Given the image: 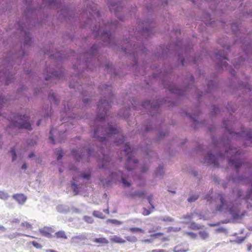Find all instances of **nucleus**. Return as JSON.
Segmentation results:
<instances>
[{"mask_svg": "<svg viewBox=\"0 0 252 252\" xmlns=\"http://www.w3.org/2000/svg\"><path fill=\"white\" fill-rule=\"evenodd\" d=\"M198 198V195H194L193 196H190L189 198H188V201L189 202H192L196 200Z\"/></svg>", "mask_w": 252, "mask_h": 252, "instance_id": "obj_39", "label": "nucleus"}, {"mask_svg": "<svg viewBox=\"0 0 252 252\" xmlns=\"http://www.w3.org/2000/svg\"><path fill=\"white\" fill-rule=\"evenodd\" d=\"M56 0H50L49 3L50 4H52L53 3H54L56 1Z\"/></svg>", "mask_w": 252, "mask_h": 252, "instance_id": "obj_59", "label": "nucleus"}, {"mask_svg": "<svg viewBox=\"0 0 252 252\" xmlns=\"http://www.w3.org/2000/svg\"><path fill=\"white\" fill-rule=\"evenodd\" d=\"M56 154L57 156V160L61 159L63 157V152L61 149L57 150L56 151Z\"/></svg>", "mask_w": 252, "mask_h": 252, "instance_id": "obj_29", "label": "nucleus"}, {"mask_svg": "<svg viewBox=\"0 0 252 252\" xmlns=\"http://www.w3.org/2000/svg\"><path fill=\"white\" fill-rule=\"evenodd\" d=\"M7 193L3 191H0V198L5 200L8 198Z\"/></svg>", "mask_w": 252, "mask_h": 252, "instance_id": "obj_32", "label": "nucleus"}, {"mask_svg": "<svg viewBox=\"0 0 252 252\" xmlns=\"http://www.w3.org/2000/svg\"><path fill=\"white\" fill-rule=\"evenodd\" d=\"M231 222V220H221L219 221V222H220V224H223V223H227Z\"/></svg>", "mask_w": 252, "mask_h": 252, "instance_id": "obj_51", "label": "nucleus"}, {"mask_svg": "<svg viewBox=\"0 0 252 252\" xmlns=\"http://www.w3.org/2000/svg\"><path fill=\"white\" fill-rule=\"evenodd\" d=\"M105 119V116H103V117H99V116H98L96 118L97 120H102L103 119Z\"/></svg>", "mask_w": 252, "mask_h": 252, "instance_id": "obj_58", "label": "nucleus"}, {"mask_svg": "<svg viewBox=\"0 0 252 252\" xmlns=\"http://www.w3.org/2000/svg\"><path fill=\"white\" fill-rule=\"evenodd\" d=\"M32 245L36 248L37 249H41L42 248V246L41 245H40V244H39L38 243L35 242V241H33L32 242Z\"/></svg>", "mask_w": 252, "mask_h": 252, "instance_id": "obj_42", "label": "nucleus"}, {"mask_svg": "<svg viewBox=\"0 0 252 252\" xmlns=\"http://www.w3.org/2000/svg\"><path fill=\"white\" fill-rule=\"evenodd\" d=\"M119 173L121 174V178H122V181L123 184H124L125 187H129L130 186V184L127 182L126 178L122 176V173L120 172H119Z\"/></svg>", "mask_w": 252, "mask_h": 252, "instance_id": "obj_28", "label": "nucleus"}, {"mask_svg": "<svg viewBox=\"0 0 252 252\" xmlns=\"http://www.w3.org/2000/svg\"><path fill=\"white\" fill-rule=\"evenodd\" d=\"M189 251V249H184L182 248V245H178L174 247V252H187Z\"/></svg>", "mask_w": 252, "mask_h": 252, "instance_id": "obj_19", "label": "nucleus"}, {"mask_svg": "<svg viewBox=\"0 0 252 252\" xmlns=\"http://www.w3.org/2000/svg\"><path fill=\"white\" fill-rule=\"evenodd\" d=\"M13 198L19 204L24 203L27 200V197L23 193L15 194Z\"/></svg>", "mask_w": 252, "mask_h": 252, "instance_id": "obj_11", "label": "nucleus"}, {"mask_svg": "<svg viewBox=\"0 0 252 252\" xmlns=\"http://www.w3.org/2000/svg\"><path fill=\"white\" fill-rule=\"evenodd\" d=\"M103 212L107 213V214H109V209L108 208H107L106 209H103Z\"/></svg>", "mask_w": 252, "mask_h": 252, "instance_id": "obj_60", "label": "nucleus"}, {"mask_svg": "<svg viewBox=\"0 0 252 252\" xmlns=\"http://www.w3.org/2000/svg\"><path fill=\"white\" fill-rule=\"evenodd\" d=\"M234 154V155L228 159L229 163L232 165H234L235 169L237 170L242 164H244L242 159L240 158V152L237 151L235 148H230L225 151V155L228 157V155Z\"/></svg>", "mask_w": 252, "mask_h": 252, "instance_id": "obj_4", "label": "nucleus"}, {"mask_svg": "<svg viewBox=\"0 0 252 252\" xmlns=\"http://www.w3.org/2000/svg\"><path fill=\"white\" fill-rule=\"evenodd\" d=\"M91 152H92L91 150L89 149L88 151V155L89 157H90L91 155Z\"/></svg>", "mask_w": 252, "mask_h": 252, "instance_id": "obj_64", "label": "nucleus"}, {"mask_svg": "<svg viewBox=\"0 0 252 252\" xmlns=\"http://www.w3.org/2000/svg\"><path fill=\"white\" fill-rule=\"evenodd\" d=\"M126 239L127 241L132 243L136 242L137 241V238L134 236H127L126 237Z\"/></svg>", "mask_w": 252, "mask_h": 252, "instance_id": "obj_26", "label": "nucleus"}, {"mask_svg": "<svg viewBox=\"0 0 252 252\" xmlns=\"http://www.w3.org/2000/svg\"><path fill=\"white\" fill-rule=\"evenodd\" d=\"M158 220L165 222H172L174 221V219L169 216H164L158 217Z\"/></svg>", "mask_w": 252, "mask_h": 252, "instance_id": "obj_16", "label": "nucleus"}, {"mask_svg": "<svg viewBox=\"0 0 252 252\" xmlns=\"http://www.w3.org/2000/svg\"><path fill=\"white\" fill-rule=\"evenodd\" d=\"M21 225L23 227H25L27 229L30 228L32 227V225L27 222H22L21 224Z\"/></svg>", "mask_w": 252, "mask_h": 252, "instance_id": "obj_41", "label": "nucleus"}, {"mask_svg": "<svg viewBox=\"0 0 252 252\" xmlns=\"http://www.w3.org/2000/svg\"><path fill=\"white\" fill-rule=\"evenodd\" d=\"M247 140L250 141L252 143V131H248L246 134Z\"/></svg>", "mask_w": 252, "mask_h": 252, "instance_id": "obj_37", "label": "nucleus"}, {"mask_svg": "<svg viewBox=\"0 0 252 252\" xmlns=\"http://www.w3.org/2000/svg\"><path fill=\"white\" fill-rule=\"evenodd\" d=\"M20 221V220H19L18 219H14L13 220H12L11 222L13 223H19Z\"/></svg>", "mask_w": 252, "mask_h": 252, "instance_id": "obj_54", "label": "nucleus"}, {"mask_svg": "<svg viewBox=\"0 0 252 252\" xmlns=\"http://www.w3.org/2000/svg\"><path fill=\"white\" fill-rule=\"evenodd\" d=\"M92 241L95 243L102 245L107 244L109 243L108 241L106 239V238L104 237L94 238L92 240Z\"/></svg>", "mask_w": 252, "mask_h": 252, "instance_id": "obj_15", "label": "nucleus"}, {"mask_svg": "<svg viewBox=\"0 0 252 252\" xmlns=\"http://www.w3.org/2000/svg\"><path fill=\"white\" fill-rule=\"evenodd\" d=\"M31 42V39L29 35L26 33L25 35L24 36V43L25 44L30 45Z\"/></svg>", "mask_w": 252, "mask_h": 252, "instance_id": "obj_27", "label": "nucleus"}, {"mask_svg": "<svg viewBox=\"0 0 252 252\" xmlns=\"http://www.w3.org/2000/svg\"><path fill=\"white\" fill-rule=\"evenodd\" d=\"M106 105H108V102L106 101V100H104L102 101V100H101L98 104V108L99 110H101V109L103 108L104 109H105V107Z\"/></svg>", "mask_w": 252, "mask_h": 252, "instance_id": "obj_22", "label": "nucleus"}, {"mask_svg": "<svg viewBox=\"0 0 252 252\" xmlns=\"http://www.w3.org/2000/svg\"><path fill=\"white\" fill-rule=\"evenodd\" d=\"M225 210L232 216V220H241L245 216V212H241L238 206H217L216 211H222Z\"/></svg>", "mask_w": 252, "mask_h": 252, "instance_id": "obj_3", "label": "nucleus"}, {"mask_svg": "<svg viewBox=\"0 0 252 252\" xmlns=\"http://www.w3.org/2000/svg\"><path fill=\"white\" fill-rule=\"evenodd\" d=\"M87 239V236L85 233H82L78 235L72 237L70 243L73 244L84 245L85 241Z\"/></svg>", "mask_w": 252, "mask_h": 252, "instance_id": "obj_6", "label": "nucleus"}, {"mask_svg": "<svg viewBox=\"0 0 252 252\" xmlns=\"http://www.w3.org/2000/svg\"><path fill=\"white\" fill-rule=\"evenodd\" d=\"M145 243H150L152 242V241L150 239H145L144 240H143Z\"/></svg>", "mask_w": 252, "mask_h": 252, "instance_id": "obj_57", "label": "nucleus"}, {"mask_svg": "<svg viewBox=\"0 0 252 252\" xmlns=\"http://www.w3.org/2000/svg\"><path fill=\"white\" fill-rule=\"evenodd\" d=\"M94 136L102 142L106 138L113 137V138H119V140L114 141L117 144H121L124 141V136L116 127L108 125L107 127L101 126L94 129Z\"/></svg>", "mask_w": 252, "mask_h": 252, "instance_id": "obj_1", "label": "nucleus"}, {"mask_svg": "<svg viewBox=\"0 0 252 252\" xmlns=\"http://www.w3.org/2000/svg\"><path fill=\"white\" fill-rule=\"evenodd\" d=\"M56 209L58 212L64 214L69 212L68 206H57Z\"/></svg>", "mask_w": 252, "mask_h": 252, "instance_id": "obj_13", "label": "nucleus"}, {"mask_svg": "<svg viewBox=\"0 0 252 252\" xmlns=\"http://www.w3.org/2000/svg\"><path fill=\"white\" fill-rule=\"evenodd\" d=\"M39 231L40 234L45 237L48 238H52L54 236L51 234V232H53L55 230L51 227L45 226L43 228H40Z\"/></svg>", "mask_w": 252, "mask_h": 252, "instance_id": "obj_8", "label": "nucleus"}, {"mask_svg": "<svg viewBox=\"0 0 252 252\" xmlns=\"http://www.w3.org/2000/svg\"><path fill=\"white\" fill-rule=\"evenodd\" d=\"M83 220L88 223H92L94 222V219L93 218L87 216L83 217Z\"/></svg>", "mask_w": 252, "mask_h": 252, "instance_id": "obj_30", "label": "nucleus"}, {"mask_svg": "<svg viewBox=\"0 0 252 252\" xmlns=\"http://www.w3.org/2000/svg\"><path fill=\"white\" fill-rule=\"evenodd\" d=\"M48 98L50 100L53 101L55 103H56L58 101V99L56 98L54 93L49 94Z\"/></svg>", "mask_w": 252, "mask_h": 252, "instance_id": "obj_34", "label": "nucleus"}, {"mask_svg": "<svg viewBox=\"0 0 252 252\" xmlns=\"http://www.w3.org/2000/svg\"><path fill=\"white\" fill-rule=\"evenodd\" d=\"M72 155L74 158L77 160V161H79L80 160V159L81 158V156L80 155H79L78 156H77V154L76 153V151H73L72 152Z\"/></svg>", "mask_w": 252, "mask_h": 252, "instance_id": "obj_38", "label": "nucleus"}, {"mask_svg": "<svg viewBox=\"0 0 252 252\" xmlns=\"http://www.w3.org/2000/svg\"><path fill=\"white\" fill-rule=\"evenodd\" d=\"M34 156V154L32 153L29 155V157L31 158L33 157Z\"/></svg>", "mask_w": 252, "mask_h": 252, "instance_id": "obj_63", "label": "nucleus"}, {"mask_svg": "<svg viewBox=\"0 0 252 252\" xmlns=\"http://www.w3.org/2000/svg\"><path fill=\"white\" fill-rule=\"evenodd\" d=\"M145 192L144 191H138L135 192L134 196H136L139 197H143L145 196Z\"/></svg>", "mask_w": 252, "mask_h": 252, "instance_id": "obj_36", "label": "nucleus"}, {"mask_svg": "<svg viewBox=\"0 0 252 252\" xmlns=\"http://www.w3.org/2000/svg\"><path fill=\"white\" fill-rule=\"evenodd\" d=\"M107 223H112L115 225H120L123 224V222L115 219H108L107 220Z\"/></svg>", "mask_w": 252, "mask_h": 252, "instance_id": "obj_21", "label": "nucleus"}, {"mask_svg": "<svg viewBox=\"0 0 252 252\" xmlns=\"http://www.w3.org/2000/svg\"><path fill=\"white\" fill-rule=\"evenodd\" d=\"M151 252H167L164 250H153L151 251Z\"/></svg>", "mask_w": 252, "mask_h": 252, "instance_id": "obj_52", "label": "nucleus"}, {"mask_svg": "<svg viewBox=\"0 0 252 252\" xmlns=\"http://www.w3.org/2000/svg\"><path fill=\"white\" fill-rule=\"evenodd\" d=\"M23 235H24L22 233L16 232L12 234H10L8 236V238L10 239H12L16 237L17 236H23Z\"/></svg>", "mask_w": 252, "mask_h": 252, "instance_id": "obj_35", "label": "nucleus"}, {"mask_svg": "<svg viewBox=\"0 0 252 252\" xmlns=\"http://www.w3.org/2000/svg\"><path fill=\"white\" fill-rule=\"evenodd\" d=\"M157 230H158V227L156 228H150L149 230H148V232L149 233H152V232H155Z\"/></svg>", "mask_w": 252, "mask_h": 252, "instance_id": "obj_53", "label": "nucleus"}, {"mask_svg": "<svg viewBox=\"0 0 252 252\" xmlns=\"http://www.w3.org/2000/svg\"><path fill=\"white\" fill-rule=\"evenodd\" d=\"M163 173V168L162 167H159L157 170L156 175H161Z\"/></svg>", "mask_w": 252, "mask_h": 252, "instance_id": "obj_45", "label": "nucleus"}, {"mask_svg": "<svg viewBox=\"0 0 252 252\" xmlns=\"http://www.w3.org/2000/svg\"><path fill=\"white\" fill-rule=\"evenodd\" d=\"M252 248V245L251 244L249 245L248 247V250L250 251L251 250Z\"/></svg>", "mask_w": 252, "mask_h": 252, "instance_id": "obj_62", "label": "nucleus"}, {"mask_svg": "<svg viewBox=\"0 0 252 252\" xmlns=\"http://www.w3.org/2000/svg\"><path fill=\"white\" fill-rule=\"evenodd\" d=\"M245 237H237L235 240H230V242L241 244L245 240Z\"/></svg>", "mask_w": 252, "mask_h": 252, "instance_id": "obj_25", "label": "nucleus"}, {"mask_svg": "<svg viewBox=\"0 0 252 252\" xmlns=\"http://www.w3.org/2000/svg\"><path fill=\"white\" fill-rule=\"evenodd\" d=\"M93 216L95 217L101 219H104L105 216L103 213L98 211H94L93 213Z\"/></svg>", "mask_w": 252, "mask_h": 252, "instance_id": "obj_20", "label": "nucleus"}, {"mask_svg": "<svg viewBox=\"0 0 252 252\" xmlns=\"http://www.w3.org/2000/svg\"><path fill=\"white\" fill-rule=\"evenodd\" d=\"M0 230H2L3 231H5L6 230V229L3 226L0 225Z\"/></svg>", "mask_w": 252, "mask_h": 252, "instance_id": "obj_61", "label": "nucleus"}, {"mask_svg": "<svg viewBox=\"0 0 252 252\" xmlns=\"http://www.w3.org/2000/svg\"><path fill=\"white\" fill-rule=\"evenodd\" d=\"M110 241L113 243L118 244H124L126 242L125 240L117 235L111 236L110 238Z\"/></svg>", "mask_w": 252, "mask_h": 252, "instance_id": "obj_12", "label": "nucleus"}, {"mask_svg": "<svg viewBox=\"0 0 252 252\" xmlns=\"http://www.w3.org/2000/svg\"><path fill=\"white\" fill-rule=\"evenodd\" d=\"M53 129H51L50 131V136H49V139L52 141V144H55V140H54V139L53 138Z\"/></svg>", "mask_w": 252, "mask_h": 252, "instance_id": "obj_44", "label": "nucleus"}, {"mask_svg": "<svg viewBox=\"0 0 252 252\" xmlns=\"http://www.w3.org/2000/svg\"><path fill=\"white\" fill-rule=\"evenodd\" d=\"M107 159V157H105V156H104L103 163H102V168H106L107 167V166L106 165Z\"/></svg>", "mask_w": 252, "mask_h": 252, "instance_id": "obj_47", "label": "nucleus"}, {"mask_svg": "<svg viewBox=\"0 0 252 252\" xmlns=\"http://www.w3.org/2000/svg\"><path fill=\"white\" fill-rule=\"evenodd\" d=\"M55 235L57 238H63L64 239H67V237L65 234V232L63 230L57 232L55 233Z\"/></svg>", "mask_w": 252, "mask_h": 252, "instance_id": "obj_18", "label": "nucleus"}, {"mask_svg": "<svg viewBox=\"0 0 252 252\" xmlns=\"http://www.w3.org/2000/svg\"><path fill=\"white\" fill-rule=\"evenodd\" d=\"M13 117L15 120H12L8 129L12 128L14 130L25 128L28 130H31L32 126L30 123L28 122L29 118L26 115H14Z\"/></svg>", "mask_w": 252, "mask_h": 252, "instance_id": "obj_2", "label": "nucleus"}, {"mask_svg": "<svg viewBox=\"0 0 252 252\" xmlns=\"http://www.w3.org/2000/svg\"><path fill=\"white\" fill-rule=\"evenodd\" d=\"M10 153L12 154V160H14L16 159L17 158V155L16 154V152L15 151V149L14 148H12L10 150Z\"/></svg>", "mask_w": 252, "mask_h": 252, "instance_id": "obj_40", "label": "nucleus"}, {"mask_svg": "<svg viewBox=\"0 0 252 252\" xmlns=\"http://www.w3.org/2000/svg\"><path fill=\"white\" fill-rule=\"evenodd\" d=\"M72 187L74 191L75 192V194H77V187L74 182L72 183Z\"/></svg>", "mask_w": 252, "mask_h": 252, "instance_id": "obj_49", "label": "nucleus"}, {"mask_svg": "<svg viewBox=\"0 0 252 252\" xmlns=\"http://www.w3.org/2000/svg\"><path fill=\"white\" fill-rule=\"evenodd\" d=\"M163 235V233L158 232V233H156L151 234L150 236L151 237L156 238H158V236H162Z\"/></svg>", "mask_w": 252, "mask_h": 252, "instance_id": "obj_43", "label": "nucleus"}, {"mask_svg": "<svg viewBox=\"0 0 252 252\" xmlns=\"http://www.w3.org/2000/svg\"><path fill=\"white\" fill-rule=\"evenodd\" d=\"M199 235L203 240H205L209 237V233L206 231H199Z\"/></svg>", "mask_w": 252, "mask_h": 252, "instance_id": "obj_23", "label": "nucleus"}, {"mask_svg": "<svg viewBox=\"0 0 252 252\" xmlns=\"http://www.w3.org/2000/svg\"><path fill=\"white\" fill-rule=\"evenodd\" d=\"M195 216L198 217L200 219H204L203 216L201 214L199 215L197 213H191L190 214H187L186 215H184L182 217V218L185 220L183 221L182 223H188L193 217Z\"/></svg>", "mask_w": 252, "mask_h": 252, "instance_id": "obj_10", "label": "nucleus"}, {"mask_svg": "<svg viewBox=\"0 0 252 252\" xmlns=\"http://www.w3.org/2000/svg\"><path fill=\"white\" fill-rule=\"evenodd\" d=\"M189 227L192 230H199L202 229L203 228V226L200 224L196 223L194 222H191Z\"/></svg>", "mask_w": 252, "mask_h": 252, "instance_id": "obj_17", "label": "nucleus"}, {"mask_svg": "<svg viewBox=\"0 0 252 252\" xmlns=\"http://www.w3.org/2000/svg\"><path fill=\"white\" fill-rule=\"evenodd\" d=\"M215 57L219 61L221 62L220 65L221 66H226L227 64L226 62H223V61L227 60V55L224 54L223 52H218L215 54Z\"/></svg>", "mask_w": 252, "mask_h": 252, "instance_id": "obj_9", "label": "nucleus"}, {"mask_svg": "<svg viewBox=\"0 0 252 252\" xmlns=\"http://www.w3.org/2000/svg\"><path fill=\"white\" fill-rule=\"evenodd\" d=\"M186 234H187L188 236H190L192 238H195L197 236L196 234L192 232H186Z\"/></svg>", "mask_w": 252, "mask_h": 252, "instance_id": "obj_46", "label": "nucleus"}, {"mask_svg": "<svg viewBox=\"0 0 252 252\" xmlns=\"http://www.w3.org/2000/svg\"><path fill=\"white\" fill-rule=\"evenodd\" d=\"M124 151L127 156L126 167L128 171H130L134 167L138 161L132 158L133 150H131L129 145L126 144Z\"/></svg>", "mask_w": 252, "mask_h": 252, "instance_id": "obj_5", "label": "nucleus"}, {"mask_svg": "<svg viewBox=\"0 0 252 252\" xmlns=\"http://www.w3.org/2000/svg\"><path fill=\"white\" fill-rule=\"evenodd\" d=\"M220 224V222H218L217 223L210 224V226H215L219 225Z\"/></svg>", "mask_w": 252, "mask_h": 252, "instance_id": "obj_55", "label": "nucleus"}, {"mask_svg": "<svg viewBox=\"0 0 252 252\" xmlns=\"http://www.w3.org/2000/svg\"><path fill=\"white\" fill-rule=\"evenodd\" d=\"M216 231L217 232H219V233H223L225 234L228 233L227 230L223 227H219V228L216 229Z\"/></svg>", "mask_w": 252, "mask_h": 252, "instance_id": "obj_33", "label": "nucleus"}, {"mask_svg": "<svg viewBox=\"0 0 252 252\" xmlns=\"http://www.w3.org/2000/svg\"><path fill=\"white\" fill-rule=\"evenodd\" d=\"M27 168V165L26 163H24L22 166V169H26Z\"/></svg>", "mask_w": 252, "mask_h": 252, "instance_id": "obj_56", "label": "nucleus"}, {"mask_svg": "<svg viewBox=\"0 0 252 252\" xmlns=\"http://www.w3.org/2000/svg\"><path fill=\"white\" fill-rule=\"evenodd\" d=\"M129 230L132 233H144V231L142 229L138 227H131L129 229Z\"/></svg>", "mask_w": 252, "mask_h": 252, "instance_id": "obj_24", "label": "nucleus"}, {"mask_svg": "<svg viewBox=\"0 0 252 252\" xmlns=\"http://www.w3.org/2000/svg\"><path fill=\"white\" fill-rule=\"evenodd\" d=\"M181 228L178 227H170L168 228V232H179Z\"/></svg>", "mask_w": 252, "mask_h": 252, "instance_id": "obj_31", "label": "nucleus"}, {"mask_svg": "<svg viewBox=\"0 0 252 252\" xmlns=\"http://www.w3.org/2000/svg\"><path fill=\"white\" fill-rule=\"evenodd\" d=\"M71 210H72L73 212H74V213H77V214H79V213H81V211L80 209H77V208H75V207H72V208H71Z\"/></svg>", "mask_w": 252, "mask_h": 252, "instance_id": "obj_50", "label": "nucleus"}, {"mask_svg": "<svg viewBox=\"0 0 252 252\" xmlns=\"http://www.w3.org/2000/svg\"><path fill=\"white\" fill-rule=\"evenodd\" d=\"M223 156L222 155H219L218 157L211 154H208V155L204 158V162H206L207 164H213L215 166L218 167L219 163L218 159L219 158H222Z\"/></svg>", "mask_w": 252, "mask_h": 252, "instance_id": "obj_7", "label": "nucleus"}, {"mask_svg": "<svg viewBox=\"0 0 252 252\" xmlns=\"http://www.w3.org/2000/svg\"><path fill=\"white\" fill-rule=\"evenodd\" d=\"M81 177L83 178L89 179L91 177V173L82 174H81Z\"/></svg>", "mask_w": 252, "mask_h": 252, "instance_id": "obj_48", "label": "nucleus"}, {"mask_svg": "<svg viewBox=\"0 0 252 252\" xmlns=\"http://www.w3.org/2000/svg\"><path fill=\"white\" fill-rule=\"evenodd\" d=\"M148 207H143L142 214L144 216H148L155 209V206H148Z\"/></svg>", "mask_w": 252, "mask_h": 252, "instance_id": "obj_14", "label": "nucleus"}]
</instances>
